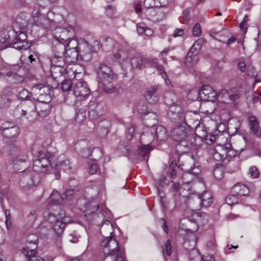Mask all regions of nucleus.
Segmentation results:
<instances>
[{"label":"nucleus","instance_id":"c03bdc74","mask_svg":"<svg viewBox=\"0 0 261 261\" xmlns=\"http://www.w3.org/2000/svg\"><path fill=\"white\" fill-rule=\"evenodd\" d=\"M213 175L218 180L221 179L223 176V167L221 165H217L214 169Z\"/></svg>","mask_w":261,"mask_h":261},{"label":"nucleus","instance_id":"13d9d810","mask_svg":"<svg viewBox=\"0 0 261 261\" xmlns=\"http://www.w3.org/2000/svg\"><path fill=\"white\" fill-rule=\"evenodd\" d=\"M208 136H207L204 139L205 143L207 144H212L217 140V138L219 137L218 135H211L208 134Z\"/></svg>","mask_w":261,"mask_h":261},{"label":"nucleus","instance_id":"2f4dec72","mask_svg":"<svg viewBox=\"0 0 261 261\" xmlns=\"http://www.w3.org/2000/svg\"><path fill=\"white\" fill-rule=\"evenodd\" d=\"M195 137L197 142L200 145V141H203L204 138L208 136L206 128L203 125H197L195 129Z\"/></svg>","mask_w":261,"mask_h":261},{"label":"nucleus","instance_id":"c85d7f7f","mask_svg":"<svg viewBox=\"0 0 261 261\" xmlns=\"http://www.w3.org/2000/svg\"><path fill=\"white\" fill-rule=\"evenodd\" d=\"M196 198L200 206L203 207H207L213 202L212 194L210 192L204 191L201 196Z\"/></svg>","mask_w":261,"mask_h":261},{"label":"nucleus","instance_id":"f257e3e1","mask_svg":"<svg viewBox=\"0 0 261 261\" xmlns=\"http://www.w3.org/2000/svg\"><path fill=\"white\" fill-rule=\"evenodd\" d=\"M172 137L176 142L175 149L178 153L188 152L191 149H197L199 144L195 137L193 130L188 122L176 124L172 131Z\"/></svg>","mask_w":261,"mask_h":261},{"label":"nucleus","instance_id":"58836bf2","mask_svg":"<svg viewBox=\"0 0 261 261\" xmlns=\"http://www.w3.org/2000/svg\"><path fill=\"white\" fill-rule=\"evenodd\" d=\"M22 253L25 256L27 261H29L37 256L35 248L30 249L28 246L22 249Z\"/></svg>","mask_w":261,"mask_h":261},{"label":"nucleus","instance_id":"423d86ee","mask_svg":"<svg viewBox=\"0 0 261 261\" xmlns=\"http://www.w3.org/2000/svg\"><path fill=\"white\" fill-rule=\"evenodd\" d=\"M240 97L239 92H234L231 90L222 89L217 94L216 100L220 102L236 107L239 103Z\"/></svg>","mask_w":261,"mask_h":261},{"label":"nucleus","instance_id":"774afa93","mask_svg":"<svg viewBox=\"0 0 261 261\" xmlns=\"http://www.w3.org/2000/svg\"><path fill=\"white\" fill-rule=\"evenodd\" d=\"M6 75L8 77H17L19 80L17 81L18 82H22L23 81V77L15 72H8L6 73Z\"/></svg>","mask_w":261,"mask_h":261},{"label":"nucleus","instance_id":"ea45409f","mask_svg":"<svg viewBox=\"0 0 261 261\" xmlns=\"http://www.w3.org/2000/svg\"><path fill=\"white\" fill-rule=\"evenodd\" d=\"M19 133V129L17 126L11 127L6 131L3 133V135L8 138H12L16 137Z\"/></svg>","mask_w":261,"mask_h":261},{"label":"nucleus","instance_id":"f03ea898","mask_svg":"<svg viewBox=\"0 0 261 261\" xmlns=\"http://www.w3.org/2000/svg\"><path fill=\"white\" fill-rule=\"evenodd\" d=\"M37 159L33 162V170L24 171L22 178L23 182L29 187L37 185L40 181L39 173H46L49 168H56L57 165L54 162L55 156L50 152L45 154L39 152Z\"/></svg>","mask_w":261,"mask_h":261},{"label":"nucleus","instance_id":"4d7b16f0","mask_svg":"<svg viewBox=\"0 0 261 261\" xmlns=\"http://www.w3.org/2000/svg\"><path fill=\"white\" fill-rule=\"evenodd\" d=\"M163 253L165 251V253L167 255L170 256L172 251V247L170 240H168L166 242L165 246L163 249Z\"/></svg>","mask_w":261,"mask_h":261},{"label":"nucleus","instance_id":"69168bd1","mask_svg":"<svg viewBox=\"0 0 261 261\" xmlns=\"http://www.w3.org/2000/svg\"><path fill=\"white\" fill-rule=\"evenodd\" d=\"M135 127L134 126H131L130 127H128L127 129L126 135V138L128 140H130L132 139L133 137V135L135 133Z\"/></svg>","mask_w":261,"mask_h":261},{"label":"nucleus","instance_id":"a211bd4d","mask_svg":"<svg viewBox=\"0 0 261 261\" xmlns=\"http://www.w3.org/2000/svg\"><path fill=\"white\" fill-rule=\"evenodd\" d=\"M197 240V238L194 234H191L189 236L188 239L185 240L183 243V247L186 250L191 251L190 253L189 257H192V255L195 256L196 259L197 261L200 260V255L197 249H195L196 242Z\"/></svg>","mask_w":261,"mask_h":261},{"label":"nucleus","instance_id":"052dcab7","mask_svg":"<svg viewBox=\"0 0 261 261\" xmlns=\"http://www.w3.org/2000/svg\"><path fill=\"white\" fill-rule=\"evenodd\" d=\"M168 4L167 0H155L154 4L150 5L149 6H155V7H165Z\"/></svg>","mask_w":261,"mask_h":261},{"label":"nucleus","instance_id":"f3484780","mask_svg":"<svg viewBox=\"0 0 261 261\" xmlns=\"http://www.w3.org/2000/svg\"><path fill=\"white\" fill-rule=\"evenodd\" d=\"M182 188L186 190H190L192 186H195L197 184H201L204 185L202 180L190 172L184 173L181 177Z\"/></svg>","mask_w":261,"mask_h":261},{"label":"nucleus","instance_id":"a878e982","mask_svg":"<svg viewBox=\"0 0 261 261\" xmlns=\"http://www.w3.org/2000/svg\"><path fill=\"white\" fill-rule=\"evenodd\" d=\"M70 43H71V41L67 43L66 47H65V57L69 58L71 62H73L80 59V54L77 46L71 47L70 45Z\"/></svg>","mask_w":261,"mask_h":261},{"label":"nucleus","instance_id":"4468645a","mask_svg":"<svg viewBox=\"0 0 261 261\" xmlns=\"http://www.w3.org/2000/svg\"><path fill=\"white\" fill-rule=\"evenodd\" d=\"M80 143L82 145H85V147L81 148L79 150V153L81 156L84 158H90L91 159L94 161L98 160L102 156V151L98 148H94L91 151L90 148L88 147L87 143L85 141H82L81 142L76 143V148H78V146H80Z\"/></svg>","mask_w":261,"mask_h":261},{"label":"nucleus","instance_id":"393cba45","mask_svg":"<svg viewBox=\"0 0 261 261\" xmlns=\"http://www.w3.org/2000/svg\"><path fill=\"white\" fill-rule=\"evenodd\" d=\"M100 106L94 101H90L88 105L89 117L92 120L97 119L100 115Z\"/></svg>","mask_w":261,"mask_h":261},{"label":"nucleus","instance_id":"7ed1b4c3","mask_svg":"<svg viewBox=\"0 0 261 261\" xmlns=\"http://www.w3.org/2000/svg\"><path fill=\"white\" fill-rule=\"evenodd\" d=\"M57 209L60 212H48V211L44 213V217L50 223H54L52 227L53 230L59 237L62 233L66 225L69 223L71 220L67 217H65V214L64 210L59 208L58 206Z\"/></svg>","mask_w":261,"mask_h":261},{"label":"nucleus","instance_id":"de8ad7c7","mask_svg":"<svg viewBox=\"0 0 261 261\" xmlns=\"http://www.w3.org/2000/svg\"><path fill=\"white\" fill-rule=\"evenodd\" d=\"M5 225L8 230L11 229L12 227V221L11 219V213L9 210H6L5 211Z\"/></svg>","mask_w":261,"mask_h":261},{"label":"nucleus","instance_id":"bf43d9fd","mask_svg":"<svg viewBox=\"0 0 261 261\" xmlns=\"http://www.w3.org/2000/svg\"><path fill=\"white\" fill-rule=\"evenodd\" d=\"M15 126H16V125H15L12 123L5 122L3 123L0 127V131L2 133H3L5 132V131H6L7 129H8L9 128H11V127Z\"/></svg>","mask_w":261,"mask_h":261},{"label":"nucleus","instance_id":"4c0bfd02","mask_svg":"<svg viewBox=\"0 0 261 261\" xmlns=\"http://www.w3.org/2000/svg\"><path fill=\"white\" fill-rule=\"evenodd\" d=\"M198 62L197 54L189 51L185 59V65L190 68L195 65Z\"/></svg>","mask_w":261,"mask_h":261},{"label":"nucleus","instance_id":"5701e85b","mask_svg":"<svg viewBox=\"0 0 261 261\" xmlns=\"http://www.w3.org/2000/svg\"><path fill=\"white\" fill-rule=\"evenodd\" d=\"M159 86L154 85L146 90L144 96L146 100L150 103H155L159 99V94L158 92Z\"/></svg>","mask_w":261,"mask_h":261},{"label":"nucleus","instance_id":"39448f33","mask_svg":"<svg viewBox=\"0 0 261 261\" xmlns=\"http://www.w3.org/2000/svg\"><path fill=\"white\" fill-rule=\"evenodd\" d=\"M107 253L105 261H123L124 257L118 242L111 237L106 238L101 243Z\"/></svg>","mask_w":261,"mask_h":261},{"label":"nucleus","instance_id":"9d476101","mask_svg":"<svg viewBox=\"0 0 261 261\" xmlns=\"http://www.w3.org/2000/svg\"><path fill=\"white\" fill-rule=\"evenodd\" d=\"M190 114V113L185 114L181 108L177 106H171L168 112L169 118L177 124L188 122L187 118Z\"/></svg>","mask_w":261,"mask_h":261},{"label":"nucleus","instance_id":"6e6552de","mask_svg":"<svg viewBox=\"0 0 261 261\" xmlns=\"http://www.w3.org/2000/svg\"><path fill=\"white\" fill-rule=\"evenodd\" d=\"M74 36V30L73 27L70 26L66 28H58L56 29L54 32V37L58 41L60 44H62L65 42H69L77 44L74 40H71Z\"/></svg>","mask_w":261,"mask_h":261},{"label":"nucleus","instance_id":"ddd939ff","mask_svg":"<svg viewBox=\"0 0 261 261\" xmlns=\"http://www.w3.org/2000/svg\"><path fill=\"white\" fill-rule=\"evenodd\" d=\"M73 92L78 100H85L91 93L87 83L84 81H77L73 86Z\"/></svg>","mask_w":261,"mask_h":261},{"label":"nucleus","instance_id":"79ce46f5","mask_svg":"<svg viewBox=\"0 0 261 261\" xmlns=\"http://www.w3.org/2000/svg\"><path fill=\"white\" fill-rule=\"evenodd\" d=\"M204 42V39L202 38L198 39L195 43L193 44L192 46L191 47L190 51L193 53H195V54H198L199 51L201 49L202 44Z\"/></svg>","mask_w":261,"mask_h":261},{"label":"nucleus","instance_id":"dca6fc26","mask_svg":"<svg viewBox=\"0 0 261 261\" xmlns=\"http://www.w3.org/2000/svg\"><path fill=\"white\" fill-rule=\"evenodd\" d=\"M56 48L60 49V52L59 55L54 54V57L50 60V71H55L56 69L63 70V66L65 64L63 56L65 54V46L60 44L57 46Z\"/></svg>","mask_w":261,"mask_h":261},{"label":"nucleus","instance_id":"0e129e2a","mask_svg":"<svg viewBox=\"0 0 261 261\" xmlns=\"http://www.w3.org/2000/svg\"><path fill=\"white\" fill-rule=\"evenodd\" d=\"M201 33V30L200 24L197 23H196L193 29V35L194 36L198 37Z\"/></svg>","mask_w":261,"mask_h":261},{"label":"nucleus","instance_id":"9b49d317","mask_svg":"<svg viewBox=\"0 0 261 261\" xmlns=\"http://www.w3.org/2000/svg\"><path fill=\"white\" fill-rule=\"evenodd\" d=\"M10 154L14 157L11 161L14 169L19 172L20 169H17V166L25 163L28 160V156L24 151L20 150L17 147L11 146L9 147Z\"/></svg>","mask_w":261,"mask_h":261},{"label":"nucleus","instance_id":"49530a36","mask_svg":"<svg viewBox=\"0 0 261 261\" xmlns=\"http://www.w3.org/2000/svg\"><path fill=\"white\" fill-rule=\"evenodd\" d=\"M55 164L57 165L56 167H59V169L64 171H67L70 169V163L69 160L68 159L60 162L59 164Z\"/></svg>","mask_w":261,"mask_h":261},{"label":"nucleus","instance_id":"1a4fd4ad","mask_svg":"<svg viewBox=\"0 0 261 261\" xmlns=\"http://www.w3.org/2000/svg\"><path fill=\"white\" fill-rule=\"evenodd\" d=\"M96 71L99 83L102 85H107L112 82L114 74L111 67L101 63L97 66Z\"/></svg>","mask_w":261,"mask_h":261},{"label":"nucleus","instance_id":"e2e57ef3","mask_svg":"<svg viewBox=\"0 0 261 261\" xmlns=\"http://www.w3.org/2000/svg\"><path fill=\"white\" fill-rule=\"evenodd\" d=\"M98 166L96 163H92L89 165V172L91 174H94L98 171Z\"/></svg>","mask_w":261,"mask_h":261},{"label":"nucleus","instance_id":"bb28decb","mask_svg":"<svg viewBox=\"0 0 261 261\" xmlns=\"http://www.w3.org/2000/svg\"><path fill=\"white\" fill-rule=\"evenodd\" d=\"M33 106H36V102L33 103L32 102H29L28 107L25 110H21V116L27 115V119L30 122L34 121L37 116V109H33Z\"/></svg>","mask_w":261,"mask_h":261},{"label":"nucleus","instance_id":"4be33fe9","mask_svg":"<svg viewBox=\"0 0 261 261\" xmlns=\"http://www.w3.org/2000/svg\"><path fill=\"white\" fill-rule=\"evenodd\" d=\"M61 201H63L61 199V196L60 195L58 191H54L49 197L48 208L51 210L50 212H60L57 207L58 206L59 208H61L59 205Z\"/></svg>","mask_w":261,"mask_h":261},{"label":"nucleus","instance_id":"37998d69","mask_svg":"<svg viewBox=\"0 0 261 261\" xmlns=\"http://www.w3.org/2000/svg\"><path fill=\"white\" fill-rule=\"evenodd\" d=\"M74 118L75 120L77 123H82L86 118V112L85 110L80 109L78 111H76Z\"/></svg>","mask_w":261,"mask_h":261},{"label":"nucleus","instance_id":"a19ab883","mask_svg":"<svg viewBox=\"0 0 261 261\" xmlns=\"http://www.w3.org/2000/svg\"><path fill=\"white\" fill-rule=\"evenodd\" d=\"M248 123L250 129L252 132L256 134L258 130L259 124L257 119L254 116H251L248 119Z\"/></svg>","mask_w":261,"mask_h":261},{"label":"nucleus","instance_id":"3c124183","mask_svg":"<svg viewBox=\"0 0 261 261\" xmlns=\"http://www.w3.org/2000/svg\"><path fill=\"white\" fill-rule=\"evenodd\" d=\"M52 231L50 228H48L44 226H40L39 227L38 233L40 237H44L47 236Z\"/></svg>","mask_w":261,"mask_h":261},{"label":"nucleus","instance_id":"0eeeda50","mask_svg":"<svg viewBox=\"0 0 261 261\" xmlns=\"http://www.w3.org/2000/svg\"><path fill=\"white\" fill-rule=\"evenodd\" d=\"M80 54V59L84 61H89L92 58V53L99 48V43L94 40L93 45L91 46L87 41H84L77 44Z\"/></svg>","mask_w":261,"mask_h":261},{"label":"nucleus","instance_id":"6ab92c4d","mask_svg":"<svg viewBox=\"0 0 261 261\" xmlns=\"http://www.w3.org/2000/svg\"><path fill=\"white\" fill-rule=\"evenodd\" d=\"M198 95L202 100L214 101L216 100L217 93L212 87L204 85L198 91Z\"/></svg>","mask_w":261,"mask_h":261},{"label":"nucleus","instance_id":"e433bc0d","mask_svg":"<svg viewBox=\"0 0 261 261\" xmlns=\"http://www.w3.org/2000/svg\"><path fill=\"white\" fill-rule=\"evenodd\" d=\"M111 126V122L110 121L103 119L101 121L98 125V129L101 131L100 135L101 137L106 136L109 132V128Z\"/></svg>","mask_w":261,"mask_h":261},{"label":"nucleus","instance_id":"473e14b6","mask_svg":"<svg viewBox=\"0 0 261 261\" xmlns=\"http://www.w3.org/2000/svg\"><path fill=\"white\" fill-rule=\"evenodd\" d=\"M142 113L145 115V123L148 126H152L158 123V115L156 113L153 112H143Z\"/></svg>","mask_w":261,"mask_h":261},{"label":"nucleus","instance_id":"412c9836","mask_svg":"<svg viewBox=\"0 0 261 261\" xmlns=\"http://www.w3.org/2000/svg\"><path fill=\"white\" fill-rule=\"evenodd\" d=\"M18 33L15 31L12 28H9L0 32V41L4 43H7L8 45L5 48L9 47L11 43L13 40V38Z\"/></svg>","mask_w":261,"mask_h":261},{"label":"nucleus","instance_id":"5fc2aeb1","mask_svg":"<svg viewBox=\"0 0 261 261\" xmlns=\"http://www.w3.org/2000/svg\"><path fill=\"white\" fill-rule=\"evenodd\" d=\"M72 87L71 81L70 80H65L62 82L61 88L63 91H67Z\"/></svg>","mask_w":261,"mask_h":261},{"label":"nucleus","instance_id":"2eb2a0df","mask_svg":"<svg viewBox=\"0 0 261 261\" xmlns=\"http://www.w3.org/2000/svg\"><path fill=\"white\" fill-rule=\"evenodd\" d=\"M18 33L13 38L9 47L14 48L19 51L25 50L31 46V43L26 41L27 36L22 32H18Z\"/></svg>","mask_w":261,"mask_h":261},{"label":"nucleus","instance_id":"aec40b11","mask_svg":"<svg viewBox=\"0 0 261 261\" xmlns=\"http://www.w3.org/2000/svg\"><path fill=\"white\" fill-rule=\"evenodd\" d=\"M36 106H33V109H37V116L41 117H46L50 113L51 110V105L50 101L47 100L35 101Z\"/></svg>","mask_w":261,"mask_h":261},{"label":"nucleus","instance_id":"8fccbe9b","mask_svg":"<svg viewBox=\"0 0 261 261\" xmlns=\"http://www.w3.org/2000/svg\"><path fill=\"white\" fill-rule=\"evenodd\" d=\"M236 196L233 193V194L226 196L225 198L226 203L229 205L237 203L238 201Z\"/></svg>","mask_w":261,"mask_h":261},{"label":"nucleus","instance_id":"603ef678","mask_svg":"<svg viewBox=\"0 0 261 261\" xmlns=\"http://www.w3.org/2000/svg\"><path fill=\"white\" fill-rule=\"evenodd\" d=\"M38 241V237L36 234H31L27 237V243L28 244L36 245Z\"/></svg>","mask_w":261,"mask_h":261},{"label":"nucleus","instance_id":"680f3d73","mask_svg":"<svg viewBox=\"0 0 261 261\" xmlns=\"http://www.w3.org/2000/svg\"><path fill=\"white\" fill-rule=\"evenodd\" d=\"M249 174L252 178H256L258 177L259 175V172L257 168L254 166L250 168Z\"/></svg>","mask_w":261,"mask_h":261},{"label":"nucleus","instance_id":"72a5a7b5","mask_svg":"<svg viewBox=\"0 0 261 261\" xmlns=\"http://www.w3.org/2000/svg\"><path fill=\"white\" fill-rule=\"evenodd\" d=\"M151 150L152 147L150 145L143 144L138 147L137 153L138 155L142 158L143 160L147 161L149 158V153Z\"/></svg>","mask_w":261,"mask_h":261},{"label":"nucleus","instance_id":"a18cd8bd","mask_svg":"<svg viewBox=\"0 0 261 261\" xmlns=\"http://www.w3.org/2000/svg\"><path fill=\"white\" fill-rule=\"evenodd\" d=\"M31 97L32 93L27 89H23L17 94V97L21 100H30Z\"/></svg>","mask_w":261,"mask_h":261},{"label":"nucleus","instance_id":"09e8293b","mask_svg":"<svg viewBox=\"0 0 261 261\" xmlns=\"http://www.w3.org/2000/svg\"><path fill=\"white\" fill-rule=\"evenodd\" d=\"M74 193V192L73 189H68L61 195V199L63 201L70 200Z\"/></svg>","mask_w":261,"mask_h":261},{"label":"nucleus","instance_id":"c9c22d12","mask_svg":"<svg viewBox=\"0 0 261 261\" xmlns=\"http://www.w3.org/2000/svg\"><path fill=\"white\" fill-rule=\"evenodd\" d=\"M155 139L154 135H153V130L149 128L148 131L143 133L140 136V141L142 143H146V145H150V143Z\"/></svg>","mask_w":261,"mask_h":261},{"label":"nucleus","instance_id":"7c9ffc66","mask_svg":"<svg viewBox=\"0 0 261 261\" xmlns=\"http://www.w3.org/2000/svg\"><path fill=\"white\" fill-rule=\"evenodd\" d=\"M153 130V135L155 134V139L159 141L165 140L168 138V133L166 129L162 125L156 126L155 129L150 128Z\"/></svg>","mask_w":261,"mask_h":261},{"label":"nucleus","instance_id":"f8f14e48","mask_svg":"<svg viewBox=\"0 0 261 261\" xmlns=\"http://www.w3.org/2000/svg\"><path fill=\"white\" fill-rule=\"evenodd\" d=\"M32 92L37 97L36 101L47 100L50 101L53 95L52 88L49 85L38 84L32 88Z\"/></svg>","mask_w":261,"mask_h":261},{"label":"nucleus","instance_id":"864d4df0","mask_svg":"<svg viewBox=\"0 0 261 261\" xmlns=\"http://www.w3.org/2000/svg\"><path fill=\"white\" fill-rule=\"evenodd\" d=\"M210 153L212 155V158L216 161H220L223 159V155L214 148L210 149Z\"/></svg>","mask_w":261,"mask_h":261},{"label":"nucleus","instance_id":"b1692460","mask_svg":"<svg viewBox=\"0 0 261 261\" xmlns=\"http://www.w3.org/2000/svg\"><path fill=\"white\" fill-rule=\"evenodd\" d=\"M145 58L134 57L130 59V62H124L122 64V68L125 70H131L134 68H141L145 66Z\"/></svg>","mask_w":261,"mask_h":261},{"label":"nucleus","instance_id":"cd10ccee","mask_svg":"<svg viewBox=\"0 0 261 261\" xmlns=\"http://www.w3.org/2000/svg\"><path fill=\"white\" fill-rule=\"evenodd\" d=\"M145 66L148 65L149 66L154 67L159 72V73L162 75V77L166 80L167 75L163 70L162 66L160 65L158 60L155 58H145Z\"/></svg>","mask_w":261,"mask_h":261},{"label":"nucleus","instance_id":"20e7f679","mask_svg":"<svg viewBox=\"0 0 261 261\" xmlns=\"http://www.w3.org/2000/svg\"><path fill=\"white\" fill-rule=\"evenodd\" d=\"M40 1H39V3L35 4L32 8V18L35 25L47 30L54 24L55 21L54 19L50 18V15H53L52 12L47 11L46 16L43 12V10L45 9V6H41Z\"/></svg>","mask_w":261,"mask_h":261},{"label":"nucleus","instance_id":"f704fd0d","mask_svg":"<svg viewBox=\"0 0 261 261\" xmlns=\"http://www.w3.org/2000/svg\"><path fill=\"white\" fill-rule=\"evenodd\" d=\"M99 208V205L94 201L88 202L85 204V216L88 217L93 214Z\"/></svg>","mask_w":261,"mask_h":261},{"label":"nucleus","instance_id":"c756f323","mask_svg":"<svg viewBox=\"0 0 261 261\" xmlns=\"http://www.w3.org/2000/svg\"><path fill=\"white\" fill-rule=\"evenodd\" d=\"M232 192L237 196H244L248 195L250 190L246 185L237 183L232 188Z\"/></svg>","mask_w":261,"mask_h":261},{"label":"nucleus","instance_id":"6e6d98bb","mask_svg":"<svg viewBox=\"0 0 261 261\" xmlns=\"http://www.w3.org/2000/svg\"><path fill=\"white\" fill-rule=\"evenodd\" d=\"M190 261H197V260L196 259L195 257V258L190 257ZM199 261H215V258L213 255L207 254L203 257L200 256V260Z\"/></svg>","mask_w":261,"mask_h":261},{"label":"nucleus","instance_id":"338daca9","mask_svg":"<svg viewBox=\"0 0 261 261\" xmlns=\"http://www.w3.org/2000/svg\"><path fill=\"white\" fill-rule=\"evenodd\" d=\"M147 27L143 22H141L137 25V31L139 34L144 33Z\"/></svg>","mask_w":261,"mask_h":261}]
</instances>
